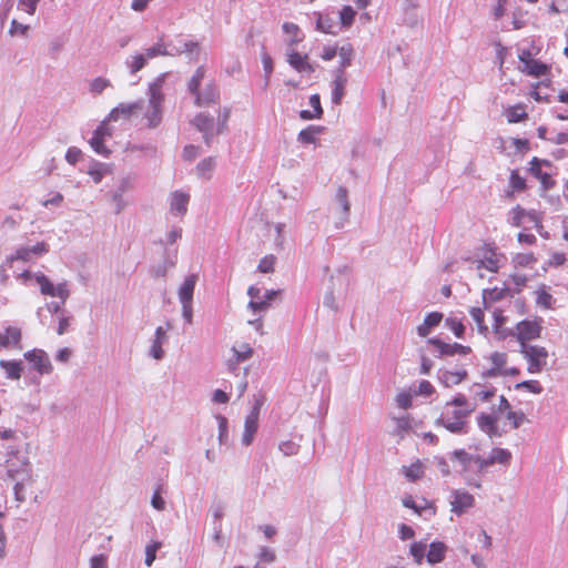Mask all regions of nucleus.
I'll return each instance as SVG.
<instances>
[{
	"mask_svg": "<svg viewBox=\"0 0 568 568\" xmlns=\"http://www.w3.org/2000/svg\"><path fill=\"white\" fill-rule=\"evenodd\" d=\"M510 295V290L507 286L493 287L483 291V302L485 307L489 304L499 302Z\"/></svg>",
	"mask_w": 568,
	"mask_h": 568,
	"instance_id": "obj_19",
	"label": "nucleus"
},
{
	"mask_svg": "<svg viewBox=\"0 0 568 568\" xmlns=\"http://www.w3.org/2000/svg\"><path fill=\"white\" fill-rule=\"evenodd\" d=\"M338 55L341 59V69L339 70L344 71V69L346 67L351 65V63H352V59L354 55L353 47L351 44L341 47L338 50Z\"/></svg>",
	"mask_w": 568,
	"mask_h": 568,
	"instance_id": "obj_40",
	"label": "nucleus"
},
{
	"mask_svg": "<svg viewBox=\"0 0 568 568\" xmlns=\"http://www.w3.org/2000/svg\"><path fill=\"white\" fill-rule=\"evenodd\" d=\"M310 104L313 110L312 111H310V110L301 111V113H300L301 118L303 120L320 119L323 114L320 95L318 94L311 95Z\"/></svg>",
	"mask_w": 568,
	"mask_h": 568,
	"instance_id": "obj_32",
	"label": "nucleus"
},
{
	"mask_svg": "<svg viewBox=\"0 0 568 568\" xmlns=\"http://www.w3.org/2000/svg\"><path fill=\"white\" fill-rule=\"evenodd\" d=\"M508 123H519L528 119L527 108L524 103L510 105L504 110Z\"/></svg>",
	"mask_w": 568,
	"mask_h": 568,
	"instance_id": "obj_17",
	"label": "nucleus"
},
{
	"mask_svg": "<svg viewBox=\"0 0 568 568\" xmlns=\"http://www.w3.org/2000/svg\"><path fill=\"white\" fill-rule=\"evenodd\" d=\"M506 317L503 314L501 310H496L494 312V331L498 334L501 333V327L505 324Z\"/></svg>",
	"mask_w": 568,
	"mask_h": 568,
	"instance_id": "obj_59",
	"label": "nucleus"
},
{
	"mask_svg": "<svg viewBox=\"0 0 568 568\" xmlns=\"http://www.w3.org/2000/svg\"><path fill=\"white\" fill-rule=\"evenodd\" d=\"M159 548V544L149 545L145 550V565L151 566L155 560V554Z\"/></svg>",
	"mask_w": 568,
	"mask_h": 568,
	"instance_id": "obj_61",
	"label": "nucleus"
},
{
	"mask_svg": "<svg viewBox=\"0 0 568 568\" xmlns=\"http://www.w3.org/2000/svg\"><path fill=\"white\" fill-rule=\"evenodd\" d=\"M536 295H537V297H536L537 305H539L546 310L551 308L554 298H552L551 294L546 290L545 286L538 287V290L536 291Z\"/></svg>",
	"mask_w": 568,
	"mask_h": 568,
	"instance_id": "obj_39",
	"label": "nucleus"
},
{
	"mask_svg": "<svg viewBox=\"0 0 568 568\" xmlns=\"http://www.w3.org/2000/svg\"><path fill=\"white\" fill-rule=\"evenodd\" d=\"M467 377V372L465 369L463 371H456L450 372L446 371L440 376V382L446 386L450 387L454 385H458Z\"/></svg>",
	"mask_w": 568,
	"mask_h": 568,
	"instance_id": "obj_34",
	"label": "nucleus"
},
{
	"mask_svg": "<svg viewBox=\"0 0 568 568\" xmlns=\"http://www.w3.org/2000/svg\"><path fill=\"white\" fill-rule=\"evenodd\" d=\"M162 84L163 79H158L149 87V108L144 114L149 128H156L162 121V105L164 102Z\"/></svg>",
	"mask_w": 568,
	"mask_h": 568,
	"instance_id": "obj_2",
	"label": "nucleus"
},
{
	"mask_svg": "<svg viewBox=\"0 0 568 568\" xmlns=\"http://www.w3.org/2000/svg\"><path fill=\"white\" fill-rule=\"evenodd\" d=\"M275 262L276 257L274 255H266L260 261L257 268L261 273H272Z\"/></svg>",
	"mask_w": 568,
	"mask_h": 568,
	"instance_id": "obj_48",
	"label": "nucleus"
},
{
	"mask_svg": "<svg viewBox=\"0 0 568 568\" xmlns=\"http://www.w3.org/2000/svg\"><path fill=\"white\" fill-rule=\"evenodd\" d=\"M447 547L442 541L432 542L427 552V561L430 565L442 562L445 558Z\"/></svg>",
	"mask_w": 568,
	"mask_h": 568,
	"instance_id": "obj_28",
	"label": "nucleus"
},
{
	"mask_svg": "<svg viewBox=\"0 0 568 568\" xmlns=\"http://www.w3.org/2000/svg\"><path fill=\"white\" fill-rule=\"evenodd\" d=\"M195 283L196 276L192 274L184 280L179 291L180 301L183 304L184 314L189 321L191 318L190 306L194 293Z\"/></svg>",
	"mask_w": 568,
	"mask_h": 568,
	"instance_id": "obj_10",
	"label": "nucleus"
},
{
	"mask_svg": "<svg viewBox=\"0 0 568 568\" xmlns=\"http://www.w3.org/2000/svg\"><path fill=\"white\" fill-rule=\"evenodd\" d=\"M7 475L14 480L27 474L28 462L19 450H11L4 463Z\"/></svg>",
	"mask_w": 568,
	"mask_h": 568,
	"instance_id": "obj_7",
	"label": "nucleus"
},
{
	"mask_svg": "<svg viewBox=\"0 0 568 568\" xmlns=\"http://www.w3.org/2000/svg\"><path fill=\"white\" fill-rule=\"evenodd\" d=\"M507 419L510 422L513 428L516 429L526 420V416L523 412L509 410L507 413Z\"/></svg>",
	"mask_w": 568,
	"mask_h": 568,
	"instance_id": "obj_51",
	"label": "nucleus"
},
{
	"mask_svg": "<svg viewBox=\"0 0 568 568\" xmlns=\"http://www.w3.org/2000/svg\"><path fill=\"white\" fill-rule=\"evenodd\" d=\"M509 184L513 191L520 192L526 189V180L516 170L510 173Z\"/></svg>",
	"mask_w": 568,
	"mask_h": 568,
	"instance_id": "obj_45",
	"label": "nucleus"
},
{
	"mask_svg": "<svg viewBox=\"0 0 568 568\" xmlns=\"http://www.w3.org/2000/svg\"><path fill=\"white\" fill-rule=\"evenodd\" d=\"M357 12L351 6H344L339 11V22L343 27L349 28L355 20Z\"/></svg>",
	"mask_w": 568,
	"mask_h": 568,
	"instance_id": "obj_38",
	"label": "nucleus"
},
{
	"mask_svg": "<svg viewBox=\"0 0 568 568\" xmlns=\"http://www.w3.org/2000/svg\"><path fill=\"white\" fill-rule=\"evenodd\" d=\"M288 63L298 72H314V68L308 62V57L306 54L293 51L288 54Z\"/></svg>",
	"mask_w": 568,
	"mask_h": 568,
	"instance_id": "obj_20",
	"label": "nucleus"
},
{
	"mask_svg": "<svg viewBox=\"0 0 568 568\" xmlns=\"http://www.w3.org/2000/svg\"><path fill=\"white\" fill-rule=\"evenodd\" d=\"M214 168V159L207 158L199 163V165L196 166V171L200 176H210Z\"/></svg>",
	"mask_w": 568,
	"mask_h": 568,
	"instance_id": "obj_43",
	"label": "nucleus"
},
{
	"mask_svg": "<svg viewBox=\"0 0 568 568\" xmlns=\"http://www.w3.org/2000/svg\"><path fill=\"white\" fill-rule=\"evenodd\" d=\"M194 103L196 106H207L219 101L220 91L214 83H210L206 85L202 93L199 91L197 94L194 95Z\"/></svg>",
	"mask_w": 568,
	"mask_h": 568,
	"instance_id": "obj_16",
	"label": "nucleus"
},
{
	"mask_svg": "<svg viewBox=\"0 0 568 568\" xmlns=\"http://www.w3.org/2000/svg\"><path fill=\"white\" fill-rule=\"evenodd\" d=\"M434 392L435 389L430 382L424 379L419 383L416 395L430 396Z\"/></svg>",
	"mask_w": 568,
	"mask_h": 568,
	"instance_id": "obj_60",
	"label": "nucleus"
},
{
	"mask_svg": "<svg viewBox=\"0 0 568 568\" xmlns=\"http://www.w3.org/2000/svg\"><path fill=\"white\" fill-rule=\"evenodd\" d=\"M511 282L517 286V292H520L523 287L526 286L528 282V277L524 274H511L510 275Z\"/></svg>",
	"mask_w": 568,
	"mask_h": 568,
	"instance_id": "obj_63",
	"label": "nucleus"
},
{
	"mask_svg": "<svg viewBox=\"0 0 568 568\" xmlns=\"http://www.w3.org/2000/svg\"><path fill=\"white\" fill-rule=\"evenodd\" d=\"M525 216H530L532 220H536L535 214H528L520 205L515 206L513 209V225L520 226Z\"/></svg>",
	"mask_w": 568,
	"mask_h": 568,
	"instance_id": "obj_47",
	"label": "nucleus"
},
{
	"mask_svg": "<svg viewBox=\"0 0 568 568\" xmlns=\"http://www.w3.org/2000/svg\"><path fill=\"white\" fill-rule=\"evenodd\" d=\"M140 103H120L118 106L113 108L108 114V121L115 122L118 120H129L132 114H134L138 110H140Z\"/></svg>",
	"mask_w": 568,
	"mask_h": 568,
	"instance_id": "obj_13",
	"label": "nucleus"
},
{
	"mask_svg": "<svg viewBox=\"0 0 568 568\" xmlns=\"http://www.w3.org/2000/svg\"><path fill=\"white\" fill-rule=\"evenodd\" d=\"M428 343L433 344L442 355H455V354H463V355H466L468 353H470V347L469 346H465V345H462V344H458V343H454V344H448V343H445L438 338H432L428 341Z\"/></svg>",
	"mask_w": 568,
	"mask_h": 568,
	"instance_id": "obj_15",
	"label": "nucleus"
},
{
	"mask_svg": "<svg viewBox=\"0 0 568 568\" xmlns=\"http://www.w3.org/2000/svg\"><path fill=\"white\" fill-rule=\"evenodd\" d=\"M519 70L528 75L539 78L546 75L550 68L546 63L532 59L531 61H528V63L524 67H520Z\"/></svg>",
	"mask_w": 568,
	"mask_h": 568,
	"instance_id": "obj_26",
	"label": "nucleus"
},
{
	"mask_svg": "<svg viewBox=\"0 0 568 568\" xmlns=\"http://www.w3.org/2000/svg\"><path fill=\"white\" fill-rule=\"evenodd\" d=\"M39 0H19L18 8L29 14L36 12Z\"/></svg>",
	"mask_w": 568,
	"mask_h": 568,
	"instance_id": "obj_56",
	"label": "nucleus"
},
{
	"mask_svg": "<svg viewBox=\"0 0 568 568\" xmlns=\"http://www.w3.org/2000/svg\"><path fill=\"white\" fill-rule=\"evenodd\" d=\"M260 406L256 404L245 419L243 443L250 445L258 427Z\"/></svg>",
	"mask_w": 568,
	"mask_h": 568,
	"instance_id": "obj_14",
	"label": "nucleus"
},
{
	"mask_svg": "<svg viewBox=\"0 0 568 568\" xmlns=\"http://www.w3.org/2000/svg\"><path fill=\"white\" fill-rule=\"evenodd\" d=\"M36 280L40 285V291L43 295L54 296L55 286L44 274L37 275Z\"/></svg>",
	"mask_w": 568,
	"mask_h": 568,
	"instance_id": "obj_41",
	"label": "nucleus"
},
{
	"mask_svg": "<svg viewBox=\"0 0 568 568\" xmlns=\"http://www.w3.org/2000/svg\"><path fill=\"white\" fill-rule=\"evenodd\" d=\"M31 248L29 247H20L16 251L14 255L10 256L8 260L10 262H14V261H23V262H28L31 260Z\"/></svg>",
	"mask_w": 568,
	"mask_h": 568,
	"instance_id": "obj_53",
	"label": "nucleus"
},
{
	"mask_svg": "<svg viewBox=\"0 0 568 568\" xmlns=\"http://www.w3.org/2000/svg\"><path fill=\"white\" fill-rule=\"evenodd\" d=\"M396 403L400 408L407 409L412 406V395L408 392H402L396 396Z\"/></svg>",
	"mask_w": 568,
	"mask_h": 568,
	"instance_id": "obj_58",
	"label": "nucleus"
},
{
	"mask_svg": "<svg viewBox=\"0 0 568 568\" xmlns=\"http://www.w3.org/2000/svg\"><path fill=\"white\" fill-rule=\"evenodd\" d=\"M469 314L474 322L477 324L478 331L480 333H486L488 331L487 326L485 325V313L484 310L480 307H471L469 311Z\"/></svg>",
	"mask_w": 568,
	"mask_h": 568,
	"instance_id": "obj_42",
	"label": "nucleus"
},
{
	"mask_svg": "<svg viewBox=\"0 0 568 568\" xmlns=\"http://www.w3.org/2000/svg\"><path fill=\"white\" fill-rule=\"evenodd\" d=\"M537 263V257L532 252L517 253L511 258V264L515 268L532 267Z\"/></svg>",
	"mask_w": 568,
	"mask_h": 568,
	"instance_id": "obj_33",
	"label": "nucleus"
},
{
	"mask_svg": "<svg viewBox=\"0 0 568 568\" xmlns=\"http://www.w3.org/2000/svg\"><path fill=\"white\" fill-rule=\"evenodd\" d=\"M204 77H205V68L201 65L196 69L195 73L192 75V78L190 79V81L187 83V89L193 95L197 94V92L200 91V85H201Z\"/></svg>",
	"mask_w": 568,
	"mask_h": 568,
	"instance_id": "obj_37",
	"label": "nucleus"
},
{
	"mask_svg": "<svg viewBox=\"0 0 568 568\" xmlns=\"http://www.w3.org/2000/svg\"><path fill=\"white\" fill-rule=\"evenodd\" d=\"M190 195L183 192H174L171 196V210L178 214H185L187 211Z\"/></svg>",
	"mask_w": 568,
	"mask_h": 568,
	"instance_id": "obj_31",
	"label": "nucleus"
},
{
	"mask_svg": "<svg viewBox=\"0 0 568 568\" xmlns=\"http://www.w3.org/2000/svg\"><path fill=\"white\" fill-rule=\"evenodd\" d=\"M442 320L443 314L439 312H432L427 314L424 322L417 327L418 335L426 337L435 326L439 325Z\"/></svg>",
	"mask_w": 568,
	"mask_h": 568,
	"instance_id": "obj_23",
	"label": "nucleus"
},
{
	"mask_svg": "<svg viewBox=\"0 0 568 568\" xmlns=\"http://www.w3.org/2000/svg\"><path fill=\"white\" fill-rule=\"evenodd\" d=\"M283 30L285 31V33L292 36L293 42H297L298 41L297 34L300 32V28L297 27V24L292 23V22H285L283 24Z\"/></svg>",
	"mask_w": 568,
	"mask_h": 568,
	"instance_id": "obj_62",
	"label": "nucleus"
},
{
	"mask_svg": "<svg viewBox=\"0 0 568 568\" xmlns=\"http://www.w3.org/2000/svg\"><path fill=\"white\" fill-rule=\"evenodd\" d=\"M479 428L488 436H500L497 425V418L490 414H481L477 417Z\"/></svg>",
	"mask_w": 568,
	"mask_h": 568,
	"instance_id": "obj_21",
	"label": "nucleus"
},
{
	"mask_svg": "<svg viewBox=\"0 0 568 568\" xmlns=\"http://www.w3.org/2000/svg\"><path fill=\"white\" fill-rule=\"evenodd\" d=\"M511 453L505 448H494L488 458H477L476 467L479 473H484L489 466L500 464L507 466L511 460Z\"/></svg>",
	"mask_w": 568,
	"mask_h": 568,
	"instance_id": "obj_8",
	"label": "nucleus"
},
{
	"mask_svg": "<svg viewBox=\"0 0 568 568\" xmlns=\"http://www.w3.org/2000/svg\"><path fill=\"white\" fill-rule=\"evenodd\" d=\"M520 352L528 362L527 371L530 374H539L547 366L549 354L545 347L524 344V346L520 347Z\"/></svg>",
	"mask_w": 568,
	"mask_h": 568,
	"instance_id": "obj_3",
	"label": "nucleus"
},
{
	"mask_svg": "<svg viewBox=\"0 0 568 568\" xmlns=\"http://www.w3.org/2000/svg\"><path fill=\"white\" fill-rule=\"evenodd\" d=\"M347 84V77L345 71L338 70L333 82L334 89L332 94V100L335 104H339L345 93V88Z\"/></svg>",
	"mask_w": 568,
	"mask_h": 568,
	"instance_id": "obj_24",
	"label": "nucleus"
},
{
	"mask_svg": "<svg viewBox=\"0 0 568 568\" xmlns=\"http://www.w3.org/2000/svg\"><path fill=\"white\" fill-rule=\"evenodd\" d=\"M109 87H111V82L105 78L99 77L91 81L90 91L94 94H100Z\"/></svg>",
	"mask_w": 568,
	"mask_h": 568,
	"instance_id": "obj_44",
	"label": "nucleus"
},
{
	"mask_svg": "<svg viewBox=\"0 0 568 568\" xmlns=\"http://www.w3.org/2000/svg\"><path fill=\"white\" fill-rule=\"evenodd\" d=\"M518 388H526L534 394H539L542 387L538 381H525L517 385Z\"/></svg>",
	"mask_w": 568,
	"mask_h": 568,
	"instance_id": "obj_57",
	"label": "nucleus"
},
{
	"mask_svg": "<svg viewBox=\"0 0 568 568\" xmlns=\"http://www.w3.org/2000/svg\"><path fill=\"white\" fill-rule=\"evenodd\" d=\"M446 324L457 337L460 338L464 336L465 326L462 321L450 317L446 320Z\"/></svg>",
	"mask_w": 568,
	"mask_h": 568,
	"instance_id": "obj_50",
	"label": "nucleus"
},
{
	"mask_svg": "<svg viewBox=\"0 0 568 568\" xmlns=\"http://www.w3.org/2000/svg\"><path fill=\"white\" fill-rule=\"evenodd\" d=\"M146 57L142 53L135 54L132 57V62L130 64V70L132 73L139 72L146 64Z\"/></svg>",
	"mask_w": 568,
	"mask_h": 568,
	"instance_id": "obj_52",
	"label": "nucleus"
},
{
	"mask_svg": "<svg viewBox=\"0 0 568 568\" xmlns=\"http://www.w3.org/2000/svg\"><path fill=\"white\" fill-rule=\"evenodd\" d=\"M193 124L196 126L197 130L204 133V139L206 142H209V132L213 129V119L204 113L197 114L194 120Z\"/></svg>",
	"mask_w": 568,
	"mask_h": 568,
	"instance_id": "obj_35",
	"label": "nucleus"
},
{
	"mask_svg": "<svg viewBox=\"0 0 568 568\" xmlns=\"http://www.w3.org/2000/svg\"><path fill=\"white\" fill-rule=\"evenodd\" d=\"M541 318L538 320H525L517 324L516 336L520 343V347L527 344V341L538 338L541 333Z\"/></svg>",
	"mask_w": 568,
	"mask_h": 568,
	"instance_id": "obj_5",
	"label": "nucleus"
},
{
	"mask_svg": "<svg viewBox=\"0 0 568 568\" xmlns=\"http://www.w3.org/2000/svg\"><path fill=\"white\" fill-rule=\"evenodd\" d=\"M24 357L28 362H30L33 365L34 369L41 375L48 374L52 369V365L50 363L48 355L41 349H33L27 352L24 354Z\"/></svg>",
	"mask_w": 568,
	"mask_h": 568,
	"instance_id": "obj_11",
	"label": "nucleus"
},
{
	"mask_svg": "<svg viewBox=\"0 0 568 568\" xmlns=\"http://www.w3.org/2000/svg\"><path fill=\"white\" fill-rule=\"evenodd\" d=\"M474 410L465 395L458 394L447 402L439 417L440 424L452 433L467 432V417Z\"/></svg>",
	"mask_w": 568,
	"mask_h": 568,
	"instance_id": "obj_1",
	"label": "nucleus"
},
{
	"mask_svg": "<svg viewBox=\"0 0 568 568\" xmlns=\"http://www.w3.org/2000/svg\"><path fill=\"white\" fill-rule=\"evenodd\" d=\"M402 471L408 481L414 483L424 477L425 466L422 460L416 459L409 466H403Z\"/></svg>",
	"mask_w": 568,
	"mask_h": 568,
	"instance_id": "obj_25",
	"label": "nucleus"
},
{
	"mask_svg": "<svg viewBox=\"0 0 568 568\" xmlns=\"http://www.w3.org/2000/svg\"><path fill=\"white\" fill-rule=\"evenodd\" d=\"M490 362V368L485 373L486 376H517L520 373L518 367H508V356L504 352H494L488 357Z\"/></svg>",
	"mask_w": 568,
	"mask_h": 568,
	"instance_id": "obj_4",
	"label": "nucleus"
},
{
	"mask_svg": "<svg viewBox=\"0 0 568 568\" xmlns=\"http://www.w3.org/2000/svg\"><path fill=\"white\" fill-rule=\"evenodd\" d=\"M0 365L6 371L9 378L19 379L21 377L22 366L20 362L1 361Z\"/></svg>",
	"mask_w": 568,
	"mask_h": 568,
	"instance_id": "obj_36",
	"label": "nucleus"
},
{
	"mask_svg": "<svg viewBox=\"0 0 568 568\" xmlns=\"http://www.w3.org/2000/svg\"><path fill=\"white\" fill-rule=\"evenodd\" d=\"M503 254L497 253L494 247L485 246L483 254L478 261L477 268H485L489 272L497 273L501 265Z\"/></svg>",
	"mask_w": 568,
	"mask_h": 568,
	"instance_id": "obj_9",
	"label": "nucleus"
},
{
	"mask_svg": "<svg viewBox=\"0 0 568 568\" xmlns=\"http://www.w3.org/2000/svg\"><path fill=\"white\" fill-rule=\"evenodd\" d=\"M108 118H105L93 132L90 145L98 154L109 156L111 151L104 145V140L112 136V130L109 128Z\"/></svg>",
	"mask_w": 568,
	"mask_h": 568,
	"instance_id": "obj_6",
	"label": "nucleus"
},
{
	"mask_svg": "<svg viewBox=\"0 0 568 568\" xmlns=\"http://www.w3.org/2000/svg\"><path fill=\"white\" fill-rule=\"evenodd\" d=\"M529 164L530 174L537 178L544 185H547L550 181V175L541 170V165H549V162L546 160L541 161L538 158H532Z\"/></svg>",
	"mask_w": 568,
	"mask_h": 568,
	"instance_id": "obj_30",
	"label": "nucleus"
},
{
	"mask_svg": "<svg viewBox=\"0 0 568 568\" xmlns=\"http://www.w3.org/2000/svg\"><path fill=\"white\" fill-rule=\"evenodd\" d=\"M298 448H300V446L292 440H285L280 444V450L285 456H292V455L297 454Z\"/></svg>",
	"mask_w": 568,
	"mask_h": 568,
	"instance_id": "obj_54",
	"label": "nucleus"
},
{
	"mask_svg": "<svg viewBox=\"0 0 568 568\" xmlns=\"http://www.w3.org/2000/svg\"><path fill=\"white\" fill-rule=\"evenodd\" d=\"M475 504V498L471 494L463 490H456L453 494V500L450 501L452 511L456 515H462L471 508Z\"/></svg>",
	"mask_w": 568,
	"mask_h": 568,
	"instance_id": "obj_12",
	"label": "nucleus"
},
{
	"mask_svg": "<svg viewBox=\"0 0 568 568\" xmlns=\"http://www.w3.org/2000/svg\"><path fill=\"white\" fill-rule=\"evenodd\" d=\"M21 339V331L18 327H7L0 333V348L18 346Z\"/></svg>",
	"mask_w": 568,
	"mask_h": 568,
	"instance_id": "obj_22",
	"label": "nucleus"
},
{
	"mask_svg": "<svg viewBox=\"0 0 568 568\" xmlns=\"http://www.w3.org/2000/svg\"><path fill=\"white\" fill-rule=\"evenodd\" d=\"M247 294L251 297L248 303V307L254 312H265L271 306L270 302L261 296V290L255 286H251L247 291Z\"/></svg>",
	"mask_w": 568,
	"mask_h": 568,
	"instance_id": "obj_18",
	"label": "nucleus"
},
{
	"mask_svg": "<svg viewBox=\"0 0 568 568\" xmlns=\"http://www.w3.org/2000/svg\"><path fill=\"white\" fill-rule=\"evenodd\" d=\"M426 545L416 541L410 545L409 552L414 557L416 564H422L425 556Z\"/></svg>",
	"mask_w": 568,
	"mask_h": 568,
	"instance_id": "obj_46",
	"label": "nucleus"
},
{
	"mask_svg": "<svg viewBox=\"0 0 568 568\" xmlns=\"http://www.w3.org/2000/svg\"><path fill=\"white\" fill-rule=\"evenodd\" d=\"M29 30V26L22 24L18 22L17 20L11 21V26L9 29V33L11 36H26Z\"/></svg>",
	"mask_w": 568,
	"mask_h": 568,
	"instance_id": "obj_55",
	"label": "nucleus"
},
{
	"mask_svg": "<svg viewBox=\"0 0 568 568\" xmlns=\"http://www.w3.org/2000/svg\"><path fill=\"white\" fill-rule=\"evenodd\" d=\"M298 140L303 143H313L315 142V131L312 129L302 130L298 133Z\"/></svg>",
	"mask_w": 568,
	"mask_h": 568,
	"instance_id": "obj_64",
	"label": "nucleus"
},
{
	"mask_svg": "<svg viewBox=\"0 0 568 568\" xmlns=\"http://www.w3.org/2000/svg\"><path fill=\"white\" fill-rule=\"evenodd\" d=\"M403 505L406 508L413 509L416 514L420 515L424 510H429L432 515H435L436 507L434 503L423 499L422 504H417L412 496H406L403 498Z\"/></svg>",
	"mask_w": 568,
	"mask_h": 568,
	"instance_id": "obj_27",
	"label": "nucleus"
},
{
	"mask_svg": "<svg viewBox=\"0 0 568 568\" xmlns=\"http://www.w3.org/2000/svg\"><path fill=\"white\" fill-rule=\"evenodd\" d=\"M166 54H168L166 48L162 42H158L153 47L146 49L145 53H144L146 59H154L159 55H166Z\"/></svg>",
	"mask_w": 568,
	"mask_h": 568,
	"instance_id": "obj_49",
	"label": "nucleus"
},
{
	"mask_svg": "<svg viewBox=\"0 0 568 568\" xmlns=\"http://www.w3.org/2000/svg\"><path fill=\"white\" fill-rule=\"evenodd\" d=\"M477 458L481 457L474 456L464 449L454 450L452 454V459L457 460L459 463L463 471H468L473 464L476 465Z\"/></svg>",
	"mask_w": 568,
	"mask_h": 568,
	"instance_id": "obj_29",
	"label": "nucleus"
}]
</instances>
